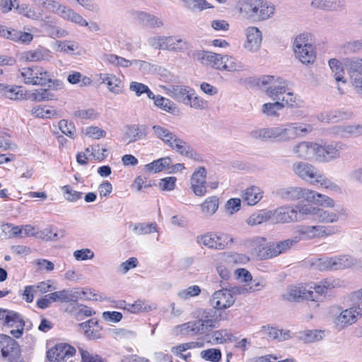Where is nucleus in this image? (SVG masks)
<instances>
[{"label":"nucleus","instance_id":"49530a36","mask_svg":"<svg viewBox=\"0 0 362 362\" xmlns=\"http://www.w3.org/2000/svg\"><path fill=\"white\" fill-rule=\"evenodd\" d=\"M197 242L199 244H202L209 248L216 249L218 250H223V245L219 244H216L215 242V234L213 233H206L203 235L197 237Z\"/></svg>","mask_w":362,"mask_h":362},{"label":"nucleus","instance_id":"393cba45","mask_svg":"<svg viewBox=\"0 0 362 362\" xmlns=\"http://www.w3.org/2000/svg\"><path fill=\"white\" fill-rule=\"evenodd\" d=\"M57 15L64 20L76 23L80 26H88V25L87 21L82 16L64 4L61 6Z\"/></svg>","mask_w":362,"mask_h":362},{"label":"nucleus","instance_id":"7ed1b4c3","mask_svg":"<svg viewBox=\"0 0 362 362\" xmlns=\"http://www.w3.org/2000/svg\"><path fill=\"white\" fill-rule=\"evenodd\" d=\"M239 13L252 21H262L274 13V6L264 0H242L238 3Z\"/></svg>","mask_w":362,"mask_h":362},{"label":"nucleus","instance_id":"9d476101","mask_svg":"<svg viewBox=\"0 0 362 362\" xmlns=\"http://www.w3.org/2000/svg\"><path fill=\"white\" fill-rule=\"evenodd\" d=\"M344 146V144L338 142L325 145L317 144L315 158L320 162H330L340 157V151Z\"/></svg>","mask_w":362,"mask_h":362},{"label":"nucleus","instance_id":"9b49d317","mask_svg":"<svg viewBox=\"0 0 362 362\" xmlns=\"http://www.w3.org/2000/svg\"><path fill=\"white\" fill-rule=\"evenodd\" d=\"M320 269L339 270L349 268L355 264L356 260L348 255H341L326 259H320Z\"/></svg>","mask_w":362,"mask_h":362},{"label":"nucleus","instance_id":"473e14b6","mask_svg":"<svg viewBox=\"0 0 362 362\" xmlns=\"http://www.w3.org/2000/svg\"><path fill=\"white\" fill-rule=\"evenodd\" d=\"M189 47L188 42L177 36H168L165 40V49L171 52H184Z\"/></svg>","mask_w":362,"mask_h":362},{"label":"nucleus","instance_id":"4c0bfd02","mask_svg":"<svg viewBox=\"0 0 362 362\" xmlns=\"http://www.w3.org/2000/svg\"><path fill=\"white\" fill-rule=\"evenodd\" d=\"M280 103L283 104L284 108L286 106L291 108H298L303 105V101L301 98L298 95L293 93L289 88Z\"/></svg>","mask_w":362,"mask_h":362},{"label":"nucleus","instance_id":"2f4dec72","mask_svg":"<svg viewBox=\"0 0 362 362\" xmlns=\"http://www.w3.org/2000/svg\"><path fill=\"white\" fill-rule=\"evenodd\" d=\"M242 198L247 205L254 206L262 198V191L259 187L250 186L243 192Z\"/></svg>","mask_w":362,"mask_h":362},{"label":"nucleus","instance_id":"0e129e2a","mask_svg":"<svg viewBox=\"0 0 362 362\" xmlns=\"http://www.w3.org/2000/svg\"><path fill=\"white\" fill-rule=\"evenodd\" d=\"M37 238L46 241L56 240L58 239L57 233L55 231L54 228L52 226L45 228L42 230L37 231Z\"/></svg>","mask_w":362,"mask_h":362},{"label":"nucleus","instance_id":"3c124183","mask_svg":"<svg viewBox=\"0 0 362 362\" xmlns=\"http://www.w3.org/2000/svg\"><path fill=\"white\" fill-rule=\"evenodd\" d=\"M346 66L351 78L357 75H362V59H348Z\"/></svg>","mask_w":362,"mask_h":362},{"label":"nucleus","instance_id":"72a5a7b5","mask_svg":"<svg viewBox=\"0 0 362 362\" xmlns=\"http://www.w3.org/2000/svg\"><path fill=\"white\" fill-rule=\"evenodd\" d=\"M43 26L47 34L52 38L65 37L69 35L66 30L56 25L55 22L48 17L44 20Z\"/></svg>","mask_w":362,"mask_h":362},{"label":"nucleus","instance_id":"c03bdc74","mask_svg":"<svg viewBox=\"0 0 362 362\" xmlns=\"http://www.w3.org/2000/svg\"><path fill=\"white\" fill-rule=\"evenodd\" d=\"M185 6L192 12L202 11L213 6L206 0H181Z\"/></svg>","mask_w":362,"mask_h":362},{"label":"nucleus","instance_id":"e433bc0d","mask_svg":"<svg viewBox=\"0 0 362 362\" xmlns=\"http://www.w3.org/2000/svg\"><path fill=\"white\" fill-rule=\"evenodd\" d=\"M147 134L148 127L145 125H130L127 127L126 132V136L129 139V143L145 137Z\"/></svg>","mask_w":362,"mask_h":362},{"label":"nucleus","instance_id":"c85d7f7f","mask_svg":"<svg viewBox=\"0 0 362 362\" xmlns=\"http://www.w3.org/2000/svg\"><path fill=\"white\" fill-rule=\"evenodd\" d=\"M99 78L103 83L106 84L111 93L117 95L122 93V81L116 76L110 74H100Z\"/></svg>","mask_w":362,"mask_h":362},{"label":"nucleus","instance_id":"603ef678","mask_svg":"<svg viewBox=\"0 0 362 362\" xmlns=\"http://www.w3.org/2000/svg\"><path fill=\"white\" fill-rule=\"evenodd\" d=\"M224 62L222 66V70L228 71H237L243 68L242 64L233 57L224 55Z\"/></svg>","mask_w":362,"mask_h":362},{"label":"nucleus","instance_id":"20e7f679","mask_svg":"<svg viewBox=\"0 0 362 362\" xmlns=\"http://www.w3.org/2000/svg\"><path fill=\"white\" fill-rule=\"evenodd\" d=\"M334 286L333 281L325 279L320 281L319 284L315 285L314 291L303 287H289L283 296L284 299L289 301L299 300L300 299L319 301Z\"/></svg>","mask_w":362,"mask_h":362},{"label":"nucleus","instance_id":"79ce46f5","mask_svg":"<svg viewBox=\"0 0 362 362\" xmlns=\"http://www.w3.org/2000/svg\"><path fill=\"white\" fill-rule=\"evenodd\" d=\"M153 100L154 105L159 107L160 109L166 111L168 112H173L176 109L175 104L172 102L170 100L165 98L161 95H156L153 93Z\"/></svg>","mask_w":362,"mask_h":362},{"label":"nucleus","instance_id":"ddd939ff","mask_svg":"<svg viewBox=\"0 0 362 362\" xmlns=\"http://www.w3.org/2000/svg\"><path fill=\"white\" fill-rule=\"evenodd\" d=\"M76 349L67 344H58L47 352V358L50 361L61 362L72 357Z\"/></svg>","mask_w":362,"mask_h":362},{"label":"nucleus","instance_id":"f704fd0d","mask_svg":"<svg viewBox=\"0 0 362 362\" xmlns=\"http://www.w3.org/2000/svg\"><path fill=\"white\" fill-rule=\"evenodd\" d=\"M136 16L144 25L151 28H160L163 25V22L160 18L146 12L138 11Z\"/></svg>","mask_w":362,"mask_h":362},{"label":"nucleus","instance_id":"7c9ffc66","mask_svg":"<svg viewBox=\"0 0 362 362\" xmlns=\"http://www.w3.org/2000/svg\"><path fill=\"white\" fill-rule=\"evenodd\" d=\"M344 4L345 0H313L310 4L315 8L327 11H337L344 8Z\"/></svg>","mask_w":362,"mask_h":362},{"label":"nucleus","instance_id":"412c9836","mask_svg":"<svg viewBox=\"0 0 362 362\" xmlns=\"http://www.w3.org/2000/svg\"><path fill=\"white\" fill-rule=\"evenodd\" d=\"M272 215L274 221L277 223H290L298 221L297 210L287 206L278 208Z\"/></svg>","mask_w":362,"mask_h":362},{"label":"nucleus","instance_id":"b1692460","mask_svg":"<svg viewBox=\"0 0 362 362\" xmlns=\"http://www.w3.org/2000/svg\"><path fill=\"white\" fill-rule=\"evenodd\" d=\"M0 96L10 100H19L25 98V93L21 86L0 83Z\"/></svg>","mask_w":362,"mask_h":362},{"label":"nucleus","instance_id":"774afa93","mask_svg":"<svg viewBox=\"0 0 362 362\" xmlns=\"http://www.w3.org/2000/svg\"><path fill=\"white\" fill-rule=\"evenodd\" d=\"M318 207L313 206L309 204H299L296 206L297 213L303 216H310L314 220H315L317 215V210Z\"/></svg>","mask_w":362,"mask_h":362},{"label":"nucleus","instance_id":"cd10ccee","mask_svg":"<svg viewBox=\"0 0 362 362\" xmlns=\"http://www.w3.org/2000/svg\"><path fill=\"white\" fill-rule=\"evenodd\" d=\"M316 146V143L301 141L293 146V152L300 158H310L315 156Z\"/></svg>","mask_w":362,"mask_h":362},{"label":"nucleus","instance_id":"6e6552de","mask_svg":"<svg viewBox=\"0 0 362 362\" xmlns=\"http://www.w3.org/2000/svg\"><path fill=\"white\" fill-rule=\"evenodd\" d=\"M293 51L296 58L304 64H312L315 59L314 47L309 42L306 34H300L296 37L293 42Z\"/></svg>","mask_w":362,"mask_h":362},{"label":"nucleus","instance_id":"a18cd8bd","mask_svg":"<svg viewBox=\"0 0 362 362\" xmlns=\"http://www.w3.org/2000/svg\"><path fill=\"white\" fill-rule=\"evenodd\" d=\"M284 109V105L280 101L267 103L262 105V112L267 117H278L279 111Z\"/></svg>","mask_w":362,"mask_h":362},{"label":"nucleus","instance_id":"ea45409f","mask_svg":"<svg viewBox=\"0 0 362 362\" xmlns=\"http://www.w3.org/2000/svg\"><path fill=\"white\" fill-rule=\"evenodd\" d=\"M171 163L172 160L170 157H164L146 164L145 169L150 173H157L163 170L166 167H168Z\"/></svg>","mask_w":362,"mask_h":362},{"label":"nucleus","instance_id":"6ab92c4d","mask_svg":"<svg viewBox=\"0 0 362 362\" xmlns=\"http://www.w3.org/2000/svg\"><path fill=\"white\" fill-rule=\"evenodd\" d=\"M82 294H84V293L72 289H63L49 293L48 297L53 302L69 303L76 302L78 299H82Z\"/></svg>","mask_w":362,"mask_h":362},{"label":"nucleus","instance_id":"dca6fc26","mask_svg":"<svg viewBox=\"0 0 362 362\" xmlns=\"http://www.w3.org/2000/svg\"><path fill=\"white\" fill-rule=\"evenodd\" d=\"M206 170L204 167H199L191 177V188L197 196H204L206 192Z\"/></svg>","mask_w":362,"mask_h":362},{"label":"nucleus","instance_id":"6e6d98bb","mask_svg":"<svg viewBox=\"0 0 362 362\" xmlns=\"http://www.w3.org/2000/svg\"><path fill=\"white\" fill-rule=\"evenodd\" d=\"M57 50L68 54H73L78 49V44L74 41H57Z\"/></svg>","mask_w":362,"mask_h":362},{"label":"nucleus","instance_id":"680f3d73","mask_svg":"<svg viewBox=\"0 0 362 362\" xmlns=\"http://www.w3.org/2000/svg\"><path fill=\"white\" fill-rule=\"evenodd\" d=\"M200 356L206 361H209L211 362H218L221 359V352L218 349H209L206 350H203L201 352Z\"/></svg>","mask_w":362,"mask_h":362},{"label":"nucleus","instance_id":"1a4fd4ad","mask_svg":"<svg viewBox=\"0 0 362 362\" xmlns=\"http://www.w3.org/2000/svg\"><path fill=\"white\" fill-rule=\"evenodd\" d=\"M259 83L262 86L269 85L266 89V94L274 101H281L288 88V82L281 77L264 76L260 79Z\"/></svg>","mask_w":362,"mask_h":362},{"label":"nucleus","instance_id":"69168bd1","mask_svg":"<svg viewBox=\"0 0 362 362\" xmlns=\"http://www.w3.org/2000/svg\"><path fill=\"white\" fill-rule=\"evenodd\" d=\"M5 324L8 326L12 327L19 324V326H25V322L21 316L12 310H8L6 317Z\"/></svg>","mask_w":362,"mask_h":362},{"label":"nucleus","instance_id":"a211bd4d","mask_svg":"<svg viewBox=\"0 0 362 362\" xmlns=\"http://www.w3.org/2000/svg\"><path fill=\"white\" fill-rule=\"evenodd\" d=\"M78 327L82 329L84 336L90 339L94 340L100 339L102 336V327L98 324L96 318H91L88 320L79 323Z\"/></svg>","mask_w":362,"mask_h":362},{"label":"nucleus","instance_id":"423d86ee","mask_svg":"<svg viewBox=\"0 0 362 362\" xmlns=\"http://www.w3.org/2000/svg\"><path fill=\"white\" fill-rule=\"evenodd\" d=\"M21 76L25 84L44 86L49 83V88L54 90L61 89L63 86L60 80H52V75L42 66L23 68Z\"/></svg>","mask_w":362,"mask_h":362},{"label":"nucleus","instance_id":"13d9d810","mask_svg":"<svg viewBox=\"0 0 362 362\" xmlns=\"http://www.w3.org/2000/svg\"><path fill=\"white\" fill-rule=\"evenodd\" d=\"M201 288L197 285L189 286L177 293V296L182 300H188L192 297L199 296L201 293Z\"/></svg>","mask_w":362,"mask_h":362},{"label":"nucleus","instance_id":"f8f14e48","mask_svg":"<svg viewBox=\"0 0 362 362\" xmlns=\"http://www.w3.org/2000/svg\"><path fill=\"white\" fill-rule=\"evenodd\" d=\"M235 301V297L227 288L216 291L210 298L211 305L217 310L228 308L234 304Z\"/></svg>","mask_w":362,"mask_h":362},{"label":"nucleus","instance_id":"5fc2aeb1","mask_svg":"<svg viewBox=\"0 0 362 362\" xmlns=\"http://www.w3.org/2000/svg\"><path fill=\"white\" fill-rule=\"evenodd\" d=\"M272 211H260L258 214L251 215L247 220V223L250 226L260 224L267 221L272 217Z\"/></svg>","mask_w":362,"mask_h":362},{"label":"nucleus","instance_id":"09e8293b","mask_svg":"<svg viewBox=\"0 0 362 362\" xmlns=\"http://www.w3.org/2000/svg\"><path fill=\"white\" fill-rule=\"evenodd\" d=\"M32 1L56 15L59 13L62 6V4L55 0H32Z\"/></svg>","mask_w":362,"mask_h":362},{"label":"nucleus","instance_id":"a19ab883","mask_svg":"<svg viewBox=\"0 0 362 362\" xmlns=\"http://www.w3.org/2000/svg\"><path fill=\"white\" fill-rule=\"evenodd\" d=\"M49 57V51L45 48H40L30 50L24 53V57L27 61L39 62L46 60Z\"/></svg>","mask_w":362,"mask_h":362},{"label":"nucleus","instance_id":"864d4df0","mask_svg":"<svg viewBox=\"0 0 362 362\" xmlns=\"http://www.w3.org/2000/svg\"><path fill=\"white\" fill-rule=\"evenodd\" d=\"M129 90L134 92L136 96L146 93L148 98H153V93L144 83L133 81L130 83Z\"/></svg>","mask_w":362,"mask_h":362},{"label":"nucleus","instance_id":"5701e85b","mask_svg":"<svg viewBox=\"0 0 362 362\" xmlns=\"http://www.w3.org/2000/svg\"><path fill=\"white\" fill-rule=\"evenodd\" d=\"M70 304L66 310L78 321L83 320L85 317H91L95 314V310L83 304L74 302Z\"/></svg>","mask_w":362,"mask_h":362},{"label":"nucleus","instance_id":"338daca9","mask_svg":"<svg viewBox=\"0 0 362 362\" xmlns=\"http://www.w3.org/2000/svg\"><path fill=\"white\" fill-rule=\"evenodd\" d=\"M59 127L64 134L71 139H74L76 127L73 122H69L66 119H62L59 122Z\"/></svg>","mask_w":362,"mask_h":362},{"label":"nucleus","instance_id":"a878e982","mask_svg":"<svg viewBox=\"0 0 362 362\" xmlns=\"http://www.w3.org/2000/svg\"><path fill=\"white\" fill-rule=\"evenodd\" d=\"M294 238L298 243L319 238L317 226L300 225L296 228Z\"/></svg>","mask_w":362,"mask_h":362},{"label":"nucleus","instance_id":"f3484780","mask_svg":"<svg viewBox=\"0 0 362 362\" xmlns=\"http://www.w3.org/2000/svg\"><path fill=\"white\" fill-rule=\"evenodd\" d=\"M18 352V345L13 338L7 335H0V353L2 357H8L11 361Z\"/></svg>","mask_w":362,"mask_h":362},{"label":"nucleus","instance_id":"e2e57ef3","mask_svg":"<svg viewBox=\"0 0 362 362\" xmlns=\"http://www.w3.org/2000/svg\"><path fill=\"white\" fill-rule=\"evenodd\" d=\"M62 191L64 193L65 199L70 202H74L81 199L83 195L82 192L74 190L70 185L62 187Z\"/></svg>","mask_w":362,"mask_h":362},{"label":"nucleus","instance_id":"c9c22d12","mask_svg":"<svg viewBox=\"0 0 362 362\" xmlns=\"http://www.w3.org/2000/svg\"><path fill=\"white\" fill-rule=\"evenodd\" d=\"M153 133L155 136L161 139L165 144H167L169 147L170 145L175 141V140L177 138V136L171 132L169 129L160 126V125H154L152 127Z\"/></svg>","mask_w":362,"mask_h":362},{"label":"nucleus","instance_id":"0eeeda50","mask_svg":"<svg viewBox=\"0 0 362 362\" xmlns=\"http://www.w3.org/2000/svg\"><path fill=\"white\" fill-rule=\"evenodd\" d=\"M216 320L210 312L205 313L202 317L197 321L188 322L175 327L177 334L191 335L205 334L215 327Z\"/></svg>","mask_w":362,"mask_h":362},{"label":"nucleus","instance_id":"8fccbe9b","mask_svg":"<svg viewBox=\"0 0 362 362\" xmlns=\"http://www.w3.org/2000/svg\"><path fill=\"white\" fill-rule=\"evenodd\" d=\"M132 230L137 235H146L157 231V226L155 223H139L133 226Z\"/></svg>","mask_w":362,"mask_h":362},{"label":"nucleus","instance_id":"39448f33","mask_svg":"<svg viewBox=\"0 0 362 362\" xmlns=\"http://www.w3.org/2000/svg\"><path fill=\"white\" fill-rule=\"evenodd\" d=\"M255 250L260 259H270L286 252L298 243L294 237L282 241L267 243L264 238L258 237L255 240Z\"/></svg>","mask_w":362,"mask_h":362},{"label":"nucleus","instance_id":"f03ea898","mask_svg":"<svg viewBox=\"0 0 362 362\" xmlns=\"http://www.w3.org/2000/svg\"><path fill=\"white\" fill-rule=\"evenodd\" d=\"M351 305L342 310L339 307H333L331 314L333 322L337 327L345 328L358 321L362 317V289L351 293Z\"/></svg>","mask_w":362,"mask_h":362},{"label":"nucleus","instance_id":"2eb2a0df","mask_svg":"<svg viewBox=\"0 0 362 362\" xmlns=\"http://www.w3.org/2000/svg\"><path fill=\"white\" fill-rule=\"evenodd\" d=\"M246 40L244 47L250 52H257L262 44V32L255 26H250L245 30Z\"/></svg>","mask_w":362,"mask_h":362},{"label":"nucleus","instance_id":"58836bf2","mask_svg":"<svg viewBox=\"0 0 362 362\" xmlns=\"http://www.w3.org/2000/svg\"><path fill=\"white\" fill-rule=\"evenodd\" d=\"M219 200L216 196L209 197L200 205L202 211L206 216H211L218 209Z\"/></svg>","mask_w":362,"mask_h":362},{"label":"nucleus","instance_id":"aec40b11","mask_svg":"<svg viewBox=\"0 0 362 362\" xmlns=\"http://www.w3.org/2000/svg\"><path fill=\"white\" fill-rule=\"evenodd\" d=\"M193 90L188 86L173 85L168 88V94L178 103L187 104Z\"/></svg>","mask_w":362,"mask_h":362},{"label":"nucleus","instance_id":"f257e3e1","mask_svg":"<svg viewBox=\"0 0 362 362\" xmlns=\"http://www.w3.org/2000/svg\"><path fill=\"white\" fill-rule=\"evenodd\" d=\"M313 131V126L303 122H289L276 127L254 130L251 136L257 139H275L288 142L302 138Z\"/></svg>","mask_w":362,"mask_h":362},{"label":"nucleus","instance_id":"4468645a","mask_svg":"<svg viewBox=\"0 0 362 362\" xmlns=\"http://www.w3.org/2000/svg\"><path fill=\"white\" fill-rule=\"evenodd\" d=\"M292 169L299 177L312 185L320 173L316 167L306 162H296L293 164Z\"/></svg>","mask_w":362,"mask_h":362},{"label":"nucleus","instance_id":"052dcab7","mask_svg":"<svg viewBox=\"0 0 362 362\" xmlns=\"http://www.w3.org/2000/svg\"><path fill=\"white\" fill-rule=\"evenodd\" d=\"M186 105L197 110H206L208 108V102L199 96L194 95L192 92Z\"/></svg>","mask_w":362,"mask_h":362},{"label":"nucleus","instance_id":"bf43d9fd","mask_svg":"<svg viewBox=\"0 0 362 362\" xmlns=\"http://www.w3.org/2000/svg\"><path fill=\"white\" fill-rule=\"evenodd\" d=\"M124 309L128 310L132 313H138L142 311H148L151 310V307L150 305H147L142 300H136L134 303H128L125 304Z\"/></svg>","mask_w":362,"mask_h":362},{"label":"nucleus","instance_id":"c756f323","mask_svg":"<svg viewBox=\"0 0 362 362\" xmlns=\"http://www.w3.org/2000/svg\"><path fill=\"white\" fill-rule=\"evenodd\" d=\"M305 191H308V189L289 187L281 189L279 194L282 199L288 201L297 200L300 198H303L306 200L307 192Z\"/></svg>","mask_w":362,"mask_h":362},{"label":"nucleus","instance_id":"4be33fe9","mask_svg":"<svg viewBox=\"0 0 362 362\" xmlns=\"http://www.w3.org/2000/svg\"><path fill=\"white\" fill-rule=\"evenodd\" d=\"M170 148L175 150L178 153L194 160H200L201 156L185 141L177 138L170 145Z\"/></svg>","mask_w":362,"mask_h":362},{"label":"nucleus","instance_id":"4d7b16f0","mask_svg":"<svg viewBox=\"0 0 362 362\" xmlns=\"http://www.w3.org/2000/svg\"><path fill=\"white\" fill-rule=\"evenodd\" d=\"M313 185H320V186H322L326 189H329L334 191H339L340 189L339 187L337 184L332 182L326 176L322 174L320 171L318 173V175L317 176L316 179L313 180Z\"/></svg>","mask_w":362,"mask_h":362},{"label":"nucleus","instance_id":"bb28decb","mask_svg":"<svg viewBox=\"0 0 362 362\" xmlns=\"http://www.w3.org/2000/svg\"><path fill=\"white\" fill-rule=\"evenodd\" d=\"M199 59L203 64L211 66L218 70H222L224 62L223 55L212 52L204 51L199 54Z\"/></svg>","mask_w":362,"mask_h":362},{"label":"nucleus","instance_id":"de8ad7c7","mask_svg":"<svg viewBox=\"0 0 362 362\" xmlns=\"http://www.w3.org/2000/svg\"><path fill=\"white\" fill-rule=\"evenodd\" d=\"M329 66L334 74V77L337 82H346L344 80V71L341 63L336 59H332L329 61Z\"/></svg>","mask_w":362,"mask_h":362},{"label":"nucleus","instance_id":"37998d69","mask_svg":"<svg viewBox=\"0 0 362 362\" xmlns=\"http://www.w3.org/2000/svg\"><path fill=\"white\" fill-rule=\"evenodd\" d=\"M339 220V214L318 208L315 221L320 223H335Z\"/></svg>","mask_w":362,"mask_h":362}]
</instances>
